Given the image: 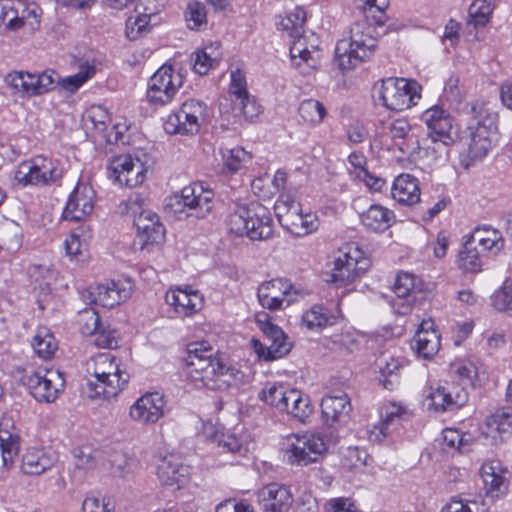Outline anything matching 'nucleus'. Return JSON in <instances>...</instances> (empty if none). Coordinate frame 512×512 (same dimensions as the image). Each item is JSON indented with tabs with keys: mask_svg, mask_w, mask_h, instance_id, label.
Wrapping results in <instances>:
<instances>
[{
	"mask_svg": "<svg viewBox=\"0 0 512 512\" xmlns=\"http://www.w3.org/2000/svg\"><path fill=\"white\" fill-rule=\"evenodd\" d=\"M421 120L427 126V136L421 142L411 132V125L406 118L388 121L383 127L382 135L387 149L397 150L400 153L399 158L414 157L421 149L435 159L447 156L448 147L455 141L451 115L442 107L433 106L423 112Z\"/></svg>",
	"mask_w": 512,
	"mask_h": 512,
	"instance_id": "nucleus-1",
	"label": "nucleus"
},
{
	"mask_svg": "<svg viewBox=\"0 0 512 512\" xmlns=\"http://www.w3.org/2000/svg\"><path fill=\"white\" fill-rule=\"evenodd\" d=\"M185 375L196 388L206 387L219 391L236 385L243 377L241 371L226 367L214 357L211 348H205L199 343L188 346Z\"/></svg>",
	"mask_w": 512,
	"mask_h": 512,
	"instance_id": "nucleus-2",
	"label": "nucleus"
},
{
	"mask_svg": "<svg viewBox=\"0 0 512 512\" xmlns=\"http://www.w3.org/2000/svg\"><path fill=\"white\" fill-rule=\"evenodd\" d=\"M86 371L92 377L87 380L83 393L90 399L116 397L128 383L130 375L120 368L110 353H99L86 363Z\"/></svg>",
	"mask_w": 512,
	"mask_h": 512,
	"instance_id": "nucleus-3",
	"label": "nucleus"
},
{
	"mask_svg": "<svg viewBox=\"0 0 512 512\" xmlns=\"http://www.w3.org/2000/svg\"><path fill=\"white\" fill-rule=\"evenodd\" d=\"M374 33L375 27L366 18L351 25L348 38L339 40L335 48L334 63L339 69H353L373 55L377 45Z\"/></svg>",
	"mask_w": 512,
	"mask_h": 512,
	"instance_id": "nucleus-4",
	"label": "nucleus"
},
{
	"mask_svg": "<svg viewBox=\"0 0 512 512\" xmlns=\"http://www.w3.org/2000/svg\"><path fill=\"white\" fill-rule=\"evenodd\" d=\"M228 229L237 236L267 240L273 235V221L268 209L258 202L236 206L227 219Z\"/></svg>",
	"mask_w": 512,
	"mask_h": 512,
	"instance_id": "nucleus-5",
	"label": "nucleus"
},
{
	"mask_svg": "<svg viewBox=\"0 0 512 512\" xmlns=\"http://www.w3.org/2000/svg\"><path fill=\"white\" fill-rule=\"evenodd\" d=\"M468 114L469 155L472 159H482L491 149L497 134V114L482 102L472 103Z\"/></svg>",
	"mask_w": 512,
	"mask_h": 512,
	"instance_id": "nucleus-6",
	"label": "nucleus"
},
{
	"mask_svg": "<svg viewBox=\"0 0 512 512\" xmlns=\"http://www.w3.org/2000/svg\"><path fill=\"white\" fill-rule=\"evenodd\" d=\"M259 399L268 405L285 411L293 418L304 423L313 412L310 399L296 389H286L281 384L267 385L260 393Z\"/></svg>",
	"mask_w": 512,
	"mask_h": 512,
	"instance_id": "nucleus-7",
	"label": "nucleus"
},
{
	"mask_svg": "<svg viewBox=\"0 0 512 512\" xmlns=\"http://www.w3.org/2000/svg\"><path fill=\"white\" fill-rule=\"evenodd\" d=\"M63 176L61 163L43 155L20 163L14 173V181L20 186H45L58 182Z\"/></svg>",
	"mask_w": 512,
	"mask_h": 512,
	"instance_id": "nucleus-8",
	"label": "nucleus"
},
{
	"mask_svg": "<svg viewBox=\"0 0 512 512\" xmlns=\"http://www.w3.org/2000/svg\"><path fill=\"white\" fill-rule=\"evenodd\" d=\"M420 91L421 86L416 81L390 77L382 80L378 94L387 109L403 111L416 104Z\"/></svg>",
	"mask_w": 512,
	"mask_h": 512,
	"instance_id": "nucleus-9",
	"label": "nucleus"
},
{
	"mask_svg": "<svg viewBox=\"0 0 512 512\" xmlns=\"http://www.w3.org/2000/svg\"><path fill=\"white\" fill-rule=\"evenodd\" d=\"M30 394L40 403L54 402L63 391L65 380L60 371L38 367L22 378Z\"/></svg>",
	"mask_w": 512,
	"mask_h": 512,
	"instance_id": "nucleus-10",
	"label": "nucleus"
},
{
	"mask_svg": "<svg viewBox=\"0 0 512 512\" xmlns=\"http://www.w3.org/2000/svg\"><path fill=\"white\" fill-rule=\"evenodd\" d=\"M257 316V323L263 332L266 343L252 338L251 346L260 360L274 361L288 354L292 348V344L287 340L286 334L280 327L268 320V315Z\"/></svg>",
	"mask_w": 512,
	"mask_h": 512,
	"instance_id": "nucleus-11",
	"label": "nucleus"
},
{
	"mask_svg": "<svg viewBox=\"0 0 512 512\" xmlns=\"http://www.w3.org/2000/svg\"><path fill=\"white\" fill-rule=\"evenodd\" d=\"M207 106L204 102L189 99L180 109L168 116L164 122V130L168 134L194 135L199 132L204 121Z\"/></svg>",
	"mask_w": 512,
	"mask_h": 512,
	"instance_id": "nucleus-12",
	"label": "nucleus"
},
{
	"mask_svg": "<svg viewBox=\"0 0 512 512\" xmlns=\"http://www.w3.org/2000/svg\"><path fill=\"white\" fill-rule=\"evenodd\" d=\"M182 84L181 74L171 66L163 65L149 80L147 99L154 106H164L173 99Z\"/></svg>",
	"mask_w": 512,
	"mask_h": 512,
	"instance_id": "nucleus-13",
	"label": "nucleus"
},
{
	"mask_svg": "<svg viewBox=\"0 0 512 512\" xmlns=\"http://www.w3.org/2000/svg\"><path fill=\"white\" fill-rule=\"evenodd\" d=\"M54 75V71H44L40 74L14 71L5 77V82L20 96L32 97L52 90L56 81Z\"/></svg>",
	"mask_w": 512,
	"mask_h": 512,
	"instance_id": "nucleus-14",
	"label": "nucleus"
},
{
	"mask_svg": "<svg viewBox=\"0 0 512 512\" xmlns=\"http://www.w3.org/2000/svg\"><path fill=\"white\" fill-rule=\"evenodd\" d=\"M327 449L323 438L316 434L291 435L287 438L288 460L292 464L306 466L316 462Z\"/></svg>",
	"mask_w": 512,
	"mask_h": 512,
	"instance_id": "nucleus-15",
	"label": "nucleus"
},
{
	"mask_svg": "<svg viewBox=\"0 0 512 512\" xmlns=\"http://www.w3.org/2000/svg\"><path fill=\"white\" fill-rule=\"evenodd\" d=\"M179 204H182L187 217L206 218L214 206V192L202 182H194L181 190Z\"/></svg>",
	"mask_w": 512,
	"mask_h": 512,
	"instance_id": "nucleus-16",
	"label": "nucleus"
},
{
	"mask_svg": "<svg viewBox=\"0 0 512 512\" xmlns=\"http://www.w3.org/2000/svg\"><path fill=\"white\" fill-rule=\"evenodd\" d=\"M393 292L395 297L390 301L393 311L397 315H408L413 309L417 294L422 292V282L413 274L400 272L393 285Z\"/></svg>",
	"mask_w": 512,
	"mask_h": 512,
	"instance_id": "nucleus-17",
	"label": "nucleus"
},
{
	"mask_svg": "<svg viewBox=\"0 0 512 512\" xmlns=\"http://www.w3.org/2000/svg\"><path fill=\"white\" fill-rule=\"evenodd\" d=\"M108 171L110 178L120 185L133 188L144 182L147 169L140 159L126 154L113 158L108 166Z\"/></svg>",
	"mask_w": 512,
	"mask_h": 512,
	"instance_id": "nucleus-18",
	"label": "nucleus"
},
{
	"mask_svg": "<svg viewBox=\"0 0 512 512\" xmlns=\"http://www.w3.org/2000/svg\"><path fill=\"white\" fill-rule=\"evenodd\" d=\"M290 55L293 65L302 74H307L315 69L319 63L318 40L314 34L310 39L303 34L294 39L290 46Z\"/></svg>",
	"mask_w": 512,
	"mask_h": 512,
	"instance_id": "nucleus-19",
	"label": "nucleus"
},
{
	"mask_svg": "<svg viewBox=\"0 0 512 512\" xmlns=\"http://www.w3.org/2000/svg\"><path fill=\"white\" fill-rule=\"evenodd\" d=\"M137 229V240L140 248L163 242L165 229L159 220V216L151 210H142L134 219Z\"/></svg>",
	"mask_w": 512,
	"mask_h": 512,
	"instance_id": "nucleus-20",
	"label": "nucleus"
},
{
	"mask_svg": "<svg viewBox=\"0 0 512 512\" xmlns=\"http://www.w3.org/2000/svg\"><path fill=\"white\" fill-rule=\"evenodd\" d=\"M258 501L264 512H288L294 497L289 487L273 482L258 492Z\"/></svg>",
	"mask_w": 512,
	"mask_h": 512,
	"instance_id": "nucleus-21",
	"label": "nucleus"
},
{
	"mask_svg": "<svg viewBox=\"0 0 512 512\" xmlns=\"http://www.w3.org/2000/svg\"><path fill=\"white\" fill-rule=\"evenodd\" d=\"M93 196L94 192L90 186L77 184L69 195L63 218L76 222L84 220L93 210Z\"/></svg>",
	"mask_w": 512,
	"mask_h": 512,
	"instance_id": "nucleus-22",
	"label": "nucleus"
},
{
	"mask_svg": "<svg viewBox=\"0 0 512 512\" xmlns=\"http://www.w3.org/2000/svg\"><path fill=\"white\" fill-rule=\"evenodd\" d=\"M165 401L159 393H147L130 408V417L143 424L156 423L164 416Z\"/></svg>",
	"mask_w": 512,
	"mask_h": 512,
	"instance_id": "nucleus-23",
	"label": "nucleus"
},
{
	"mask_svg": "<svg viewBox=\"0 0 512 512\" xmlns=\"http://www.w3.org/2000/svg\"><path fill=\"white\" fill-rule=\"evenodd\" d=\"M130 280H112L107 284H100L91 292L93 302L106 308H113L127 300L132 294Z\"/></svg>",
	"mask_w": 512,
	"mask_h": 512,
	"instance_id": "nucleus-24",
	"label": "nucleus"
},
{
	"mask_svg": "<svg viewBox=\"0 0 512 512\" xmlns=\"http://www.w3.org/2000/svg\"><path fill=\"white\" fill-rule=\"evenodd\" d=\"M157 476L163 485L180 489L188 480V467L177 455H165L157 465Z\"/></svg>",
	"mask_w": 512,
	"mask_h": 512,
	"instance_id": "nucleus-25",
	"label": "nucleus"
},
{
	"mask_svg": "<svg viewBox=\"0 0 512 512\" xmlns=\"http://www.w3.org/2000/svg\"><path fill=\"white\" fill-rule=\"evenodd\" d=\"M293 286L283 279H273L262 283L257 292L258 300L263 308L278 310L284 301L289 305L286 296L290 294Z\"/></svg>",
	"mask_w": 512,
	"mask_h": 512,
	"instance_id": "nucleus-26",
	"label": "nucleus"
},
{
	"mask_svg": "<svg viewBox=\"0 0 512 512\" xmlns=\"http://www.w3.org/2000/svg\"><path fill=\"white\" fill-rule=\"evenodd\" d=\"M429 406L435 411H446L453 407H461L467 402V393L457 385L439 386L427 396Z\"/></svg>",
	"mask_w": 512,
	"mask_h": 512,
	"instance_id": "nucleus-27",
	"label": "nucleus"
},
{
	"mask_svg": "<svg viewBox=\"0 0 512 512\" xmlns=\"http://www.w3.org/2000/svg\"><path fill=\"white\" fill-rule=\"evenodd\" d=\"M418 355L431 359L440 349V335L432 320H423L413 338L412 346Z\"/></svg>",
	"mask_w": 512,
	"mask_h": 512,
	"instance_id": "nucleus-28",
	"label": "nucleus"
},
{
	"mask_svg": "<svg viewBox=\"0 0 512 512\" xmlns=\"http://www.w3.org/2000/svg\"><path fill=\"white\" fill-rule=\"evenodd\" d=\"M507 469L499 461L485 462L481 468V476L487 495L492 498L504 495L508 490V480L505 477Z\"/></svg>",
	"mask_w": 512,
	"mask_h": 512,
	"instance_id": "nucleus-29",
	"label": "nucleus"
},
{
	"mask_svg": "<svg viewBox=\"0 0 512 512\" xmlns=\"http://www.w3.org/2000/svg\"><path fill=\"white\" fill-rule=\"evenodd\" d=\"M351 408L350 398L342 391L325 396L321 402L322 415L331 425L346 421Z\"/></svg>",
	"mask_w": 512,
	"mask_h": 512,
	"instance_id": "nucleus-30",
	"label": "nucleus"
},
{
	"mask_svg": "<svg viewBox=\"0 0 512 512\" xmlns=\"http://www.w3.org/2000/svg\"><path fill=\"white\" fill-rule=\"evenodd\" d=\"M165 300L180 316L192 315L202 305V297L198 292L181 288L167 292Z\"/></svg>",
	"mask_w": 512,
	"mask_h": 512,
	"instance_id": "nucleus-31",
	"label": "nucleus"
},
{
	"mask_svg": "<svg viewBox=\"0 0 512 512\" xmlns=\"http://www.w3.org/2000/svg\"><path fill=\"white\" fill-rule=\"evenodd\" d=\"M358 261L349 255L343 253L334 260V267L330 274H327L326 282H332L337 286H344L353 282L362 268H358Z\"/></svg>",
	"mask_w": 512,
	"mask_h": 512,
	"instance_id": "nucleus-32",
	"label": "nucleus"
},
{
	"mask_svg": "<svg viewBox=\"0 0 512 512\" xmlns=\"http://www.w3.org/2000/svg\"><path fill=\"white\" fill-rule=\"evenodd\" d=\"M363 226L372 232H384L395 221L393 211L379 204H372L366 211L360 214Z\"/></svg>",
	"mask_w": 512,
	"mask_h": 512,
	"instance_id": "nucleus-33",
	"label": "nucleus"
},
{
	"mask_svg": "<svg viewBox=\"0 0 512 512\" xmlns=\"http://www.w3.org/2000/svg\"><path fill=\"white\" fill-rule=\"evenodd\" d=\"M0 448L5 467H10L20 449V437L9 419L0 422Z\"/></svg>",
	"mask_w": 512,
	"mask_h": 512,
	"instance_id": "nucleus-34",
	"label": "nucleus"
},
{
	"mask_svg": "<svg viewBox=\"0 0 512 512\" xmlns=\"http://www.w3.org/2000/svg\"><path fill=\"white\" fill-rule=\"evenodd\" d=\"M391 195L398 203L413 205L420 201L417 179L409 174H401L391 187Z\"/></svg>",
	"mask_w": 512,
	"mask_h": 512,
	"instance_id": "nucleus-35",
	"label": "nucleus"
},
{
	"mask_svg": "<svg viewBox=\"0 0 512 512\" xmlns=\"http://www.w3.org/2000/svg\"><path fill=\"white\" fill-rule=\"evenodd\" d=\"M150 0H139L135 10L139 15L135 18H128L126 22V36L130 40H136L149 31V23L152 16L158 13V9L147 8L146 2Z\"/></svg>",
	"mask_w": 512,
	"mask_h": 512,
	"instance_id": "nucleus-36",
	"label": "nucleus"
},
{
	"mask_svg": "<svg viewBox=\"0 0 512 512\" xmlns=\"http://www.w3.org/2000/svg\"><path fill=\"white\" fill-rule=\"evenodd\" d=\"M31 345L34 352L42 359H50L58 348L57 341L47 327H39L34 335Z\"/></svg>",
	"mask_w": 512,
	"mask_h": 512,
	"instance_id": "nucleus-37",
	"label": "nucleus"
},
{
	"mask_svg": "<svg viewBox=\"0 0 512 512\" xmlns=\"http://www.w3.org/2000/svg\"><path fill=\"white\" fill-rule=\"evenodd\" d=\"M472 244L480 247L481 251L487 252L495 248L500 250L503 247L501 234L490 228H477L468 238Z\"/></svg>",
	"mask_w": 512,
	"mask_h": 512,
	"instance_id": "nucleus-38",
	"label": "nucleus"
},
{
	"mask_svg": "<svg viewBox=\"0 0 512 512\" xmlns=\"http://www.w3.org/2000/svg\"><path fill=\"white\" fill-rule=\"evenodd\" d=\"M274 211L282 227L292 226L291 219L302 211V206L290 195H281L274 205Z\"/></svg>",
	"mask_w": 512,
	"mask_h": 512,
	"instance_id": "nucleus-39",
	"label": "nucleus"
},
{
	"mask_svg": "<svg viewBox=\"0 0 512 512\" xmlns=\"http://www.w3.org/2000/svg\"><path fill=\"white\" fill-rule=\"evenodd\" d=\"M52 465L51 459L40 450L28 451L22 460V471L29 475H39Z\"/></svg>",
	"mask_w": 512,
	"mask_h": 512,
	"instance_id": "nucleus-40",
	"label": "nucleus"
},
{
	"mask_svg": "<svg viewBox=\"0 0 512 512\" xmlns=\"http://www.w3.org/2000/svg\"><path fill=\"white\" fill-rule=\"evenodd\" d=\"M335 317L323 306L315 305L302 316L303 324L310 330L332 325Z\"/></svg>",
	"mask_w": 512,
	"mask_h": 512,
	"instance_id": "nucleus-41",
	"label": "nucleus"
},
{
	"mask_svg": "<svg viewBox=\"0 0 512 512\" xmlns=\"http://www.w3.org/2000/svg\"><path fill=\"white\" fill-rule=\"evenodd\" d=\"M305 22L306 11L302 7H296L281 20L279 25L291 38L295 39L304 34Z\"/></svg>",
	"mask_w": 512,
	"mask_h": 512,
	"instance_id": "nucleus-42",
	"label": "nucleus"
},
{
	"mask_svg": "<svg viewBox=\"0 0 512 512\" xmlns=\"http://www.w3.org/2000/svg\"><path fill=\"white\" fill-rule=\"evenodd\" d=\"M483 251L472 244L470 241L464 243L463 249L459 254V266L467 272H478L481 270V254Z\"/></svg>",
	"mask_w": 512,
	"mask_h": 512,
	"instance_id": "nucleus-43",
	"label": "nucleus"
},
{
	"mask_svg": "<svg viewBox=\"0 0 512 512\" xmlns=\"http://www.w3.org/2000/svg\"><path fill=\"white\" fill-rule=\"evenodd\" d=\"M301 118L311 124H319L326 115L323 104L314 99L303 101L298 109Z\"/></svg>",
	"mask_w": 512,
	"mask_h": 512,
	"instance_id": "nucleus-44",
	"label": "nucleus"
},
{
	"mask_svg": "<svg viewBox=\"0 0 512 512\" xmlns=\"http://www.w3.org/2000/svg\"><path fill=\"white\" fill-rule=\"evenodd\" d=\"M492 13V7L486 0H475L469 7L468 24L475 28L484 27L488 22Z\"/></svg>",
	"mask_w": 512,
	"mask_h": 512,
	"instance_id": "nucleus-45",
	"label": "nucleus"
},
{
	"mask_svg": "<svg viewBox=\"0 0 512 512\" xmlns=\"http://www.w3.org/2000/svg\"><path fill=\"white\" fill-rule=\"evenodd\" d=\"M185 20L191 30H200L207 25V14L205 6L198 2L188 4L185 11Z\"/></svg>",
	"mask_w": 512,
	"mask_h": 512,
	"instance_id": "nucleus-46",
	"label": "nucleus"
},
{
	"mask_svg": "<svg viewBox=\"0 0 512 512\" xmlns=\"http://www.w3.org/2000/svg\"><path fill=\"white\" fill-rule=\"evenodd\" d=\"M95 66L85 63L80 66V70L75 75L68 76L59 81L61 86L69 92H75L80 88L89 78L95 74Z\"/></svg>",
	"mask_w": 512,
	"mask_h": 512,
	"instance_id": "nucleus-47",
	"label": "nucleus"
},
{
	"mask_svg": "<svg viewBox=\"0 0 512 512\" xmlns=\"http://www.w3.org/2000/svg\"><path fill=\"white\" fill-rule=\"evenodd\" d=\"M221 153L224 165L233 173L237 172L243 163L251 159V154L241 147L222 149Z\"/></svg>",
	"mask_w": 512,
	"mask_h": 512,
	"instance_id": "nucleus-48",
	"label": "nucleus"
},
{
	"mask_svg": "<svg viewBox=\"0 0 512 512\" xmlns=\"http://www.w3.org/2000/svg\"><path fill=\"white\" fill-rule=\"evenodd\" d=\"M213 441L217 443L223 453L242 456L247 451L242 441L234 434H216Z\"/></svg>",
	"mask_w": 512,
	"mask_h": 512,
	"instance_id": "nucleus-49",
	"label": "nucleus"
},
{
	"mask_svg": "<svg viewBox=\"0 0 512 512\" xmlns=\"http://www.w3.org/2000/svg\"><path fill=\"white\" fill-rule=\"evenodd\" d=\"M233 110L247 120H253L261 112V106L250 94L237 100H232Z\"/></svg>",
	"mask_w": 512,
	"mask_h": 512,
	"instance_id": "nucleus-50",
	"label": "nucleus"
},
{
	"mask_svg": "<svg viewBox=\"0 0 512 512\" xmlns=\"http://www.w3.org/2000/svg\"><path fill=\"white\" fill-rule=\"evenodd\" d=\"M491 301L497 311L512 313V283L505 282L493 293Z\"/></svg>",
	"mask_w": 512,
	"mask_h": 512,
	"instance_id": "nucleus-51",
	"label": "nucleus"
},
{
	"mask_svg": "<svg viewBox=\"0 0 512 512\" xmlns=\"http://www.w3.org/2000/svg\"><path fill=\"white\" fill-rule=\"evenodd\" d=\"M487 425L501 437L512 432V415L506 411H497L487 419Z\"/></svg>",
	"mask_w": 512,
	"mask_h": 512,
	"instance_id": "nucleus-52",
	"label": "nucleus"
},
{
	"mask_svg": "<svg viewBox=\"0 0 512 512\" xmlns=\"http://www.w3.org/2000/svg\"><path fill=\"white\" fill-rule=\"evenodd\" d=\"M81 333L85 336H94L101 329L100 317L93 308H86L80 312Z\"/></svg>",
	"mask_w": 512,
	"mask_h": 512,
	"instance_id": "nucleus-53",
	"label": "nucleus"
},
{
	"mask_svg": "<svg viewBox=\"0 0 512 512\" xmlns=\"http://www.w3.org/2000/svg\"><path fill=\"white\" fill-rule=\"evenodd\" d=\"M488 508L483 502L476 500L453 499L442 508L441 512H487Z\"/></svg>",
	"mask_w": 512,
	"mask_h": 512,
	"instance_id": "nucleus-54",
	"label": "nucleus"
},
{
	"mask_svg": "<svg viewBox=\"0 0 512 512\" xmlns=\"http://www.w3.org/2000/svg\"><path fill=\"white\" fill-rule=\"evenodd\" d=\"M79 232H73L64 242L66 254L71 258L78 259L86 248V235L84 227H80Z\"/></svg>",
	"mask_w": 512,
	"mask_h": 512,
	"instance_id": "nucleus-55",
	"label": "nucleus"
},
{
	"mask_svg": "<svg viewBox=\"0 0 512 512\" xmlns=\"http://www.w3.org/2000/svg\"><path fill=\"white\" fill-rule=\"evenodd\" d=\"M444 96L450 102L460 103L465 97V90L460 86V80L451 76L445 83Z\"/></svg>",
	"mask_w": 512,
	"mask_h": 512,
	"instance_id": "nucleus-56",
	"label": "nucleus"
},
{
	"mask_svg": "<svg viewBox=\"0 0 512 512\" xmlns=\"http://www.w3.org/2000/svg\"><path fill=\"white\" fill-rule=\"evenodd\" d=\"M230 94L233 97L232 100L249 95L245 75L239 69L231 73Z\"/></svg>",
	"mask_w": 512,
	"mask_h": 512,
	"instance_id": "nucleus-57",
	"label": "nucleus"
},
{
	"mask_svg": "<svg viewBox=\"0 0 512 512\" xmlns=\"http://www.w3.org/2000/svg\"><path fill=\"white\" fill-rule=\"evenodd\" d=\"M401 413V408L396 405H392L391 409L385 413L379 426V432L382 435V438H385L391 433V426L399 423Z\"/></svg>",
	"mask_w": 512,
	"mask_h": 512,
	"instance_id": "nucleus-58",
	"label": "nucleus"
},
{
	"mask_svg": "<svg viewBox=\"0 0 512 512\" xmlns=\"http://www.w3.org/2000/svg\"><path fill=\"white\" fill-rule=\"evenodd\" d=\"M467 441L464 435L460 434L457 430L445 429L443 431V442L445 445L450 448H457L461 453L468 452V449L465 447Z\"/></svg>",
	"mask_w": 512,
	"mask_h": 512,
	"instance_id": "nucleus-59",
	"label": "nucleus"
},
{
	"mask_svg": "<svg viewBox=\"0 0 512 512\" xmlns=\"http://www.w3.org/2000/svg\"><path fill=\"white\" fill-rule=\"evenodd\" d=\"M217 63L216 58L211 57L206 51H198L195 53L193 68L199 75H205Z\"/></svg>",
	"mask_w": 512,
	"mask_h": 512,
	"instance_id": "nucleus-60",
	"label": "nucleus"
},
{
	"mask_svg": "<svg viewBox=\"0 0 512 512\" xmlns=\"http://www.w3.org/2000/svg\"><path fill=\"white\" fill-rule=\"evenodd\" d=\"M382 376H384L383 386L387 389L393 385V377L397 376V372L400 368V363L398 360L391 358L390 361H386L385 365L382 363L379 365Z\"/></svg>",
	"mask_w": 512,
	"mask_h": 512,
	"instance_id": "nucleus-61",
	"label": "nucleus"
},
{
	"mask_svg": "<svg viewBox=\"0 0 512 512\" xmlns=\"http://www.w3.org/2000/svg\"><path fill=\"white\" fill-rule=\"evenodd\" d=\"M95 344L104 348H113L117 346L115 331L109 330L101 326V329L94 335Z\"/></svg>",
	"mask_w": 512,
	"mask_h": 512,
	"instance_id": "nucleus-62",
	"label": "nucleus"
},
{
	"mask_svg": "<svg viewBox=\"0 0 512 512\" xmlns=\"http://www.w3.org/2000/svg\"><path fill=\"white\" fill-rule=\"evenodd\" d=\"M75 465L80 469H88L94 463V457L88 447L76 448L74 450Z\"/></svg>",
	"mask_w": 512,
	"mask_h": 512,
	"instance_id": "nucleus-63",
	"label": "nucleus"
},
{
	"mask_svg": "<svg viewBox=\"0 0 512 512\" xmlns=\"http://www.w3.org/2000/svg\"><path fill=\"white\" fill-rule=\"evenodd\" d=\"M216 512H253L249 505L235 500H226L216 507Z\"/></svg>",
	"mask_w": 512,
	"mask_h": 512,
	"instance_id": "nucleus-64",
	"label": "nucleus"
}]
</instances>
